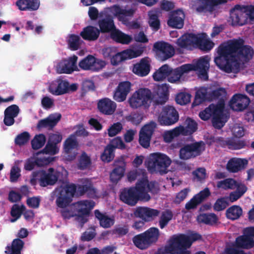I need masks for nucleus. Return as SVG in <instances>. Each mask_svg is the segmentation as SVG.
<instances>
[{"label":"nucleus","mask_w":254,"mask_h":254,"mask_svg":"<svg viewBox=\"0 0 254 254\" xmlns=\"http://www.w3.org/2000/svg\"><path fill=\"white\" fill-rule=\"evenodd\" d=\"M218 57L215 58L216 65L227 73H237L240 66L253 57L254 50L244 45L243 39H233L220 44L217 49Z\"/></svg>","instance_id":"nucleus-1"},{"label":"nucleus","mask_w":254,"mask_h":254,"mask_svg":"<svg viewBox=\"0 0 254 254\" xmlns=\"http://www.w3.org/2000/svg\"><path fill=\"white\" fill-rule=\"evenodd\" d=\"M169 89L166 84L154 88L153 92L148 88H140L128 99L130 107L134 109H148L152 102L155 106L164 104L169 99Z\"/></svg>","instance_id":"nucleus-2"},{"label":"nucleus","mask_w":254,"mask_h":254,"mask_svg":"<svg viewBox=\"0 0 254 254\" xmlns=\"http://www.w3.org/2000/svg\"><path fill=\"white\" fill-rule=\"evenodd\" d=\"M201 238V236L197 233L189 235L184 234L175 235L170 240L169 245L166 250L170 254H191L187 249L191 247L194 242Z\"/></svg>","instance_id":"nucleus-3"},{"label":"nucleus","mask_w":254,"mask_h":254,"mask_svg":"<svg viewBox=\"0 0 254 254\" xmlns=\"http://www.w3.org/2000/svg\"><path fill=\"white\" fill-rule=\"evenodd\" d=\"M177 45L183 49L191 50L195 48L208 51L211 50L214 46L212 42L204 40L200 37L193 33H186L181 36L177 40Z\"/></svg>","instance_id":"nucleus-4"},{"label":"nucleus","mask_w":254,"mask_h":254,"mask_svg":"<svg viewBox=\"0 0 254 254\" xmlns=\"http://www.w3.org/2000/svg\"><path fill=\"white\" fill-rule=\"evenodd\" d=\"M171 162V160L167 155L161 153H154L150 155L147 167L150 173L163 175L168 173V168Z\"/></svg>","instance_id":"nucleus-5"},{"label":"nucleus","mask_w":254,"mask_h":254,"mask_svg":"<svg viewBox=\"0 0 254 254\" xmlns=\"http://www.w3.org/2000/svg\"><path fill=\"white\" fill-rule=\"evenodd\" d=\"M39 173L40 174L39 182L41 187L53 186L58 181L62 183H65L67 181L68 174L66 171L64 177L62 173L59 171H55L53 168H49L47 172L42 170L39 171Z\"/></svg>","instance_id":"nucleus-6"},{"label":"nucleus","mask_w":254,"mask_h":254,"mask_svg":"<svg viewBox=\"0 0 254 254\" xmlns=\"http://www.w3.org/2000/svg\"><path fill=\"white\" fill-rule=\"evenodd\" d=\"M148 195H142L137 183L135 187L124 188L120 195V199L126 204L130 206H134L139 200L145 201Z\"/></svg>","instance_id":"nucleus-7"},{"label":"nucleus","mask_w":254,"mask_h":254,"mask_svg":"<svg viewBox=\"0 0 254 254\" xmlns=\"http://www.w3.org/2000/svg\"><path fill=\"white\" fill-rule=\"evenodd\" d=\"M205 144L203 141H195L187 143L179 151V157L181 159L188 160L200 156L205 150Z\"/></svg>","instance_id":"nucleus-8"},{"label":"nucleus","mask_w":254,"mask_h":254,"mask_svg":"<svg viewBox=\"0 0 254 254\" xmlns=\"http://www.w3.org/2000/svg\"><path fill=\"white\" fill-rule=\"evenodd\" d=\"M77 213H75V220L80 223V226L87 222L90 211L95 205L92 200L79 201L73 204Z\"/></svg>","instance_id":"nucleus-9"},{"label":"nucleus","mask_w":254,"mask_h":254,"mask_svg":"<svg viewBox=\"0 0 254 254\" xmlns=\"http://www.w3.org/2000/svg\"><path fill=\"white\" fill-rule=\"evenodd\" d=\"M179 119V115L177 110L172 106L163 107L160 113L158 121L164 126H170L176 123Z\"/></svg>","instance_id":"nucleus-10"},{"label":"nucleus","mask_w":254,"mask_h":254,"mask_svg":"<svg viewBox=\"0 0 254 254\" xmlns=\"http://www.w3.org/2000/svg\"><path fill=\"white\" fill-rule=\"evenodd\" d=\"M28 232L25 228H21L17 234L18 238L14 239L10 246H7L5 248V253L6 254H21L24 242L21 239L27 237Z\"/></svg>","instance_id":"nucleus-11"},{"label":"nucleus","mask_w":254,"mask_h":254,"mask_svg":"<svg viewBox=\"0 0 254 254\" xmlns=\"http://www.w3.org/2000/svg\"><path fill=\"white\" fill-rule=\"evenodd\" d=\"M244 5H236L230 10V19L232 26H243L248 23L247 13Z\"/></svg>","instance_id":"nucleus-12"},{"label":"nucleus","mask_w":254,"mask_h":254,"mask_svg":"<svg viewBox=\"0 0 254 254\" xmlns=\"http://www.w3.org/2000/svg\"><path fill=\"white\" fill-rule=\"evenodd\" d=\"M217 146L223 148L228 147L231 150H239L244 148L246 146V142L244 140L236 139L233 137L224 138L217 137L214 140Z\"/></svg>","instance_id":"nucleus-13"},{"label":"nucleus","mask_w":254,"mask_h":254,"mask_svg":"<svg viewBox=\"0 0 254 254\" xmlns=\"http://www.w3.org/2000/svg\"><path fill=\"white\" fill-rule=\"evenodd\" d=\"M153 49L159 59L163 61L172 57L175 54L174 47L171 44L164 41L155 43Z\"/></svg>","instance_id":"nucleus-14"},{"label":"nucleus","mask_w":254,"mask_h":254,"mask_svg":"<svg viewBox=\"0 0 254 254\" xmlns=\"http://www.w3.org/2000/svg\"><path fill=\"white\" fill-rule=\"evenodd\" d=\"M113 165L114 169L110 174V180L112 183L117 184L125 175L126 163L124 158L121 157L114 161Z\"/></svg>","instance_id":"nucleus-15"},{"label":"nucleus","mask_w":254,"mask_h":254,"mask_svg":"<svg viewBox=\"0 0 254 254\" xmlns=\"http://www.w3.org/2000/svg\"><path fill=\"white\" fill-rule=\"evenodd\" d=\"M137 186H139L140 190L142 195L146 194L148 195L146 198H145V201H149L151 197L148 194L150 192L152 194H157L159 189L158 184L155 181L149 182L147 179H143L137 182Z\"/></svg>","instance_id":"nucleus-16"},{"label":"nucleus","mask_w":254,"mask_h":254,"mask_svg":"<svg viewBox=\"0 0 254 254\" xmlns=\"http://www.w3.org/2000/svg\"><path fill=\"white\" fill-rule=\"evenodd\" d=\"M78 65L84 70H98L105 66V62L96 59L92 55H88L79 63Z\"/></svg>","instance_id":"nucleus-17"},{"label":"nucleus","mask_w":254,"mask_h":254,"mask_svg":"<svg viewBox=\"0 0 254 254\" xmlns=\"http://www.w3.org/2000/svg\"><path fill=\"white\" fill-rule=\"evenodd\" d=\"M224 104L222 103L218 104L217 108L214 109L212 123L216 128L221 129L228 120L227 116L224 113Z\"/></svg>","instance_id":"nucleus-18"},{"label":"nucleus","mask_w":254,"mask_h":254,"mask_svg":"<svg viewBox=\"0 0 254 254\" xmlns=\"http://www.w3.org/2000/svg\"><path fill=\"white\" fill-rule=\"evenodd\" d=\"M185 15L181 9L172 11L169 15L167 24L169 26L177 29H181L184 25Z\"/></svg>","instance_id":"nucleus-19"},{"label":"nucleus","mask_w":254,"mask_h":254,"mask_svg":"<svg viewBox=\"0 0 254 254\" xmlns=\"http://www.w3.org/2000/svg\"><path fill=\"white\" fill-rule=\"evenodd\" d=\"M77 57L74 55L68 60H65L59 63L57 66V72L59 73H71L77 69L76 63Z\"/></svg>","instance_id":"nucleus-20"},{"label":"nucleus","mask_w":254,"mask_h":254,"mask_svg":"<svg viewBox=\"0 0 254 254\" xmlns=\"http://www.w3.org/2000/svg\"><path fill=\"white\" fill-rule=\"evenodd\" d=\"M131 86V83L128 81L120 82L115 91L114 99L119 102L125 101L130 91Z\"/></svg>","instance_id":"nucleus-21"},{"label":"nucleus","mask_w":254,"mask_h":254,"mask_svg":"<svg viewBox=\"0 0 254 254\" xmlns=\"http://www.w3.org/2000/svg\"><path fill=\"white\" fill-rule=\"evenodd\" d=\"M68 81L59 77L54 80L49 87L50 92L56 95H61L67 93Z\"/></svg>","instance_id":"nucleus-22"},{"label":"nucleus","mask_w":254,"mask_h":254,"mask_svg":"<svg viewBox=\"0 0 254 254\" xmlns=\"http://www.w3.org/2000/svg\"><path fill=\"white\" fill-rule=\"evenodd\" d=\"M78 142L73 135H70L64 143V149L66 154V160L71 161L75 159L77 153H71V150L77 147Z\"/></svg>","instance_id":"nucleus-23"},{"label":"nucleus","mask_w":254,"mask_h":254,"mask_svg":"<svg viewBox=\"0 0 254 254\" xmlns=\"http://www.w3.org/2000/svg\"><path fill=\"white\" fill-rule=\"evenodd\" d=\"M154 132V127L151 125H146L143 127L139 132V143L145 148L150 145V141Z\"/></svg>","instance_id":"nucleus-24"},{"label":"nucleus","mask_w":254,"mask_h":254,"mask_svg":"<svg viewBox=\"0 0 254 254\" xmlns=\"http://www.w3.org/2000/svg\"><path fill=\"white\" fill-rule=\"evenodd\" d=\"M150 71V64L147 58L141 59L139 63L133 65L132 68V72L140 77L147 75Z\"/></svg>","instance_id":"nucleus-25"},{"label":"nucleus","mask_w":254,"mask_h":254,"mask_svg":"<svg viewBox=\"0 0 254 254\" xmlns=\"http://www.w3.org/2000/svg\"><path fill=\"white\" fill-rule=\"evenodd\" d=\"M230 102L232 105L236 107L235 110L242 111L249 106L250 99L245 94H236L232 97Z\"/></svg>","instance_id":"nucleus-26"},{"label":"nucleus","mask_w":254,"mask_h":254,"mask_svg":"<svg viewBox=\"0 0 254 254\" xmlns=\"http://www.w3.org/2000/svg\"><path fill=\"white\" fill-rule=\"evenodd\" d=\"M97 107L99 111L103 114L111 115L115 112L117 105L114 101L105 98L98 101Z\"/></svg>","instance_id":"nucleus-27"},{"label":"nucleus","mask_w":254,"mask_h":254,"mask_svg":"<svg viewBox=\"0 0 254 254\" xmlns=\"http://www.w3.org/2000/svg\"><path fill=\"white\" fill-rule=\"evenodd\" d=\"M159 211L147 207H138L134 211V215L136 217L141 218L145 221H150L153 217L157 216Z\"/></svg>","instance_id":"nucleus-28"},{"label":"nucleus","mask_w":254,"mask_h":254,"mask_svg":"<svg viewBox=\"0 0 254 254\" xmlns=\"http://www.w3.org/2000/svg\"><path fill=\"white\" fill-rule=\"evenodd\" d=\"M248 164L245 159L232 158L227 163L226 169L230 173H237L244 169Z\"/></svg>","instance_id":"nucleus-29"},{"label":"nucleus","mask_w":254,"mask_h":254,"mask_svg":"<svg viewBox=\"0 0 254 254\" xmlns=\"http://www.w3.org/2000/svg\"><path fill=\"white\" fill-rule=\"evenodd\" d=\"M98 25L99 27V31L102 33L111 34L116 28L113 18L110 15L99 20Z\"/></svg>","instance_id":"nucleus-30"},{"label":"nucleus","mask_w":254,"mask_h":254,"mask_svg":"<svg viewBox=\"0 0 254 254\" xmlns=\"http://www.w3.org/2000/svg\"><path fill=\"white\" fill-rule=\"evenodd\" d=\"M99 29L95 26L89 25L84 27L80 35L85 40L94 41L98 39L100 35Z\"/></svg>","instance_id":"nucleus-31"},{"label":"nucleus","mask_w":254,"mask_h":254,"mask_svg":"<svg viewBox=\"0 0 254 254\" xmlns=\"http://www.w3.org/2000/svg\"><path fill=\"white\" fill-rule=\"evenodd\" d=\"M62 116L60 114L51 115L48 118L41 120L38 122L37 127L39 128H49L52 129L60 121Z\"/></svg>","instance_id":"nucleus-32"},{"label":"nucleus","mask_w":254,"mask_h":254,"mask_svg":"<svg viewBox=\"0 0 254 254\" xmlns=\"http://www.w3.org/2000/svg\"><path fill=\"white\" fill-rule=\"evenodd\" d=\"M184 124L185 127L182 126L178 127L182 135H191L196 131L197 129V124L194 120L188 117L186 119Z\"/></svg>","instance_id":"nucleus-33"},{"label":"nucleus","mask_w":254,"mask_h":254,"mask_svg":"<svg viewBox=\"0 0 254 254\" xmlns=\"http://www.w3.org/2000/svg\"><path fill=\"white\" fill-rule=\"evenodd\" d=\"M110 37L117 43L122 44H128L132 40V37L124 33L116 27L111 33Z\"/></svg>","instance_id":"nucleus-34"},{"label":"nucleus","mask_w":254,"mask_h":254,"mask_svg":"<svg viewBox=\"0 0 254 254\" xmlns=\"http://www.w3.org/2000/svg\"><path fill=\"white\" fill-rule=\"evenodd\" d=\"M201 5L196 8L198 12H201L205 11L212 10L215 6L227 3V0H198Z\"/></svg>","instance_id":"nucleus-35"},{"label":"nucleus","mask_w":254,"mask_h":254,"mask_svg":"<svg viewBox=\"0 0 254 254\" xmlns=\"http://www.w3.org/2000/svg\"><path fill=\"white\" fill-rule=\"evenodd\" d=\"M235 246L241 249H250L254 247V240L244 234L236 239Z\"/></svg>","instance_id":"nucleus-36"},{"label":"nucleus","mask_w":254,"mask_h":254,"mask_svg":"<svg viewBox=\"0 0 254 254\" xmlns=\"http://www.w3.org/2000/svg\"><path fill=\"white\" fill-rule=\"evenodd\" d=\"M227 95V91L224 88L219 87L215 90L208 92V101L219 100V103L224 104V99Z\"/></svg>","instance_id":"nucleus-37"},{"label":"nucleus","mask_w":254,"mask_h":254,"mask_svg":"<svg viewBox=\"0 0 254 254\" xmlns=\"http://www.w3.org/2000/svg\"><path fill=\"white\" fill-rule=\"evenodd\" d=\"M171 71V67L168 64H165L155 71L153 74V78L156 81H163L167 77L168 78Z\"/></svg>","instance_id":"nucleus-38"},{"label":"nucleus","mask_w":254,"mask_h":254,"mask_svg":"<svg viewBox=\"0 0 254 254\" xmlns=\"http://www.w3.org/2000/svg\"><path fill=\"white\" fill-rule=\"evenodd\" d=\"M206 101H208V92L206 88L202 87L196 92L192 105V106H198Z\"/></svg>","instance_id":"nucleus-39"},{"label":"nucleus","mask_w":254,"mask_h":254,"mask_svg":"<svg viewBox=\"0 0 254 254\" xmlns=\"http://www.w3.org/2000/svg\"><path fill=\"white\" fill-rule=\"evenodd\" d=\"M115 15L117 16L120 20H124L126 17L132 16L134 10L131 8L126 9L122 8L119 5H115L113 7Z\"/></svg>","instance_id":"nucleus-40"},{"label":"nucleus","mask_w":254,"mask_h":254,"mask_svg":"<svg viewBox=\"0 0 254 254\" xmlns=\"http://www.w3.org/2000/svg\"><path fill=\"white\" fill-rule=\"evenodd\" d=\"M56 192H57V198L56 203L59 207L62 208H65L72 201V199L66 194H63V192L59 189L56 190Z\"/></svg>","instance_id":"nucleus-41"},{"label":"nucleus","mask_w":254,"mask_h":254,"mask_svg":"<svg viewBox=\"0 0 254 254\" xmlns=\"http://www.w3.org/2000/svg\"><path fill=\"white\" fill-rule=\"evenodd\" d=\"M150 246L156 243L160 236L159 229L156 227H151L144 232Z\"/></svg>","instance_id":"nucleus-42"},{"label":"nucleus","mask_w":254,"mask_h":254,"mask_svg":"<svg viewBox=\"0 0 254 254\" xmlns=\"http://www.w3.org/2000/svg\"><path fill=\"white\" fill-rule=\"evenodd\" d=\"M134 245L140 250H145L150 247L144 233L135 235L132 238Z\"/></svg>","instance_id":"nucleus-43"},{"label":"nucleus","mask_w":254,"mask_h":254,"mask_svg":"<svg viewBox=\"0 0 254 254\" xmlns=\"http://www.w3.org/2000/svg\"><path fill=\"white\" fill-rule=\"evenodd\" d=\"M197 220L200 223L212 225L217 223L218 217L214 213H203L198 215Z\"/></svg>","instance_id":"nucleus-44"},{"label":"nucleus","mask_w":254,"mask_h":254,"mask_svg":"<svg viewBox=\"0 0 254 254\" xmlns=\"http://www.w3.org/2000/svg\"><path fill=\"white\" fill-rule=\"evenodd\" d=\"M243 213L242 209L238 205H233L226 210V217L231 220H236L240 218Z\"/></svg>","instance_id":"nucleus-45"},{"label":"nucleus","mask_w":254,"mask_h":254,"mask_svg":"<svg viewBox=\"0 0 254 254\" xmlns=\"http://www.w3.org/2000/svg\"><path fill=\"white\" fill-rule=\"evenodd\" d=\"M237 185V182L232 178H227L223 180L218 181L217 183V187L224 190L228 189H234Z\"/></svg>","instance_id":"nucleus-46"},{"label":"nucleus","mask_w":254,"mask_h":254,"mask_svg":"<svg viewBox=\"0 0 254 254\" xmlns=\"http://www.w3.org/2000/svg\"><path fill=\"white\" fill-rule=\"evenodd\" d=\"M91 164V160L90 157L85 152H83L78 159L77 164L78 169L80 170H86L90 166Z\"/></svg>","instance_id":"nucleus-47"},{"label":"nucleus","mask_w":254,"mask_h":254,"mask_svg":"<svg viewBox=\"0 0 254 254\" xmlns=\"http://www.w3.org/2000/svg\"><path fill=\"white\" fill-rule=\"evenodd\" d=\"M173 216V214L171 210L166 209L163 211L159 221L160 228H164L168 225L169 222L172 219Z\"/></svg>","instance_id":"nucleus-48"},{"label":"nucleus","mask_w":254,"mask_h":254,"mask_svg":"<svg viewBox=\"0 0 254 254\" xmlns=\"http://www.w3.org/2000/svg\"><path fill=\"white\" fill-rule=\"evenodd\" d=\"M217 107V104H210L208 107L206 108L204 110L200 112L199 117L203 121L208 120L213 116L214 113V109Z\"/></svg>","instance_id":"nucleus-49"},{"label":"nucleus","mask_w":254,"mask_h":254,"mask_svg":"<svg viewBox=\"0 0 254 254\" xmlns=\"http://www.w3.org/2000/svg\"><path fill=\"white\" fill-rule=\"evenodd\" d=\"M46 138L43 134L36 135L31 141L32 147L34 150H37L42 147L45 142Z\"/></svg>","instance_id":"nucleus-50"},{"label":"nucleus","mask_w":254,"mask_h":254,"mask_svg":"<svg viewBox=\"0 0 254 254\" xmlns=\"http://www.w3.org/2000/svg\"><path fill=\"white\" fill-rule=\"evenodd\" d=\"M86 192L88 194H95V190L91 184H86L83 185H78L77 186V190L76 193V195L82 196Z\"/></svg>","instance_id":"nucleus-51"},{"label":"nucleus","mask_w":254,"mask_h":254,"mask_svg":"<svg viewBox=\"0 0 254 254\" xmlns=\"http://www.w3.org/2000/svg\"><path fill=\"white\" fill-rule=\"evenodd\" d=\"M114 157V150L108 145L101 155V160L103 162L109 163L113 160Z\"/></svg>","instance_id":"nucleus-52"},{"label":"nucleus","mask_w":254,"mask_h":254,"mask_svg":"<svg viewBox=\"0 0 254 254\" xmlns=\"http://www.w3.org/2000/svg\"><path fill=\"white\" fill-rule=\"evenodd\" d=\"M181 134V132L178 127L173 129L166 131L163 135L164 140L166 142H170L175 137Z\"/></svg>","instance_id":"nucleus-53"},{"label":"nucleus","mask_w":254,"mask_h":254,"mask_svg":"<svg viewBox=\"0 0 254 254\" xmlns=\"http://www.w3.org/2000/svg\"><path fill=\"white\" fill-rule=\"evenodd\" d=\"M120 53L122 58V59H123V61H124L128 59H131L140 56L142 52L140 50L134 51L132 50H126Z\"/></svg>","instance_id":"nucleus-54"},{"label":"nucleus","mask_w":254,"mask_h":254,"mask_svg":"<svg viewBox=\"0 0 254 254\" xmlns=\"http://www.w3.org/2000/svg\"><path fill=\"white\" fill-rule=\"evenodd\" d=\"M68 45L70 50L75 51L79 49L80 45V38L79 36L71 34L68 40Z\"/></svg>","instance_id":"nucleus-55"},{"label":"nucleus","mask_w":254,"mask_h":254,"mask_svg":"<svg viewBox=\"0 0 254 254\" xmlns=\"http://www.w3.org/2000/svg\"><path fill=\"white\" fill-rule=\"evenodd\" d=\"M148 23L150 27L154 31H158L160 28V21L158 15L155 13L149 14Z\"/></svg>","instance_id":"nucleus-56"},{"label":"nucleus","mask_w":254,"mask_h":254,"mask_svg":"<svg viewBox=\"0 0 254 254\" xmlns=\"http://www.w3.org/2000/svg\"><path fill=\"white\" fill-rule=\"evenodd\" d=\"M126 119L132 125L137 126L141 122L143 119V115L138 112H132L129 115L127 116Z\"/></svg>","instance_id":"nucleus-57"},{"label":"nucleus","mask_w":254,"mask_h":254,"mask_svg":"<svg viewBox=\"0 0 254 254\" xmlns=\"http://www.w3.org/2000/svg\"><path fill=\"white\" fill-rule=\"evenodd\" d=\"M63 194H65L70 197L71 199L76 195L77 186L74 184L66 185L64 188L59 189Z\"/></svg>","instance_id":"nucleus-58"},{"label":"nucleus","mask_w":254,"mask_h":254,"mask_svg":"<svg viewBox=\"0 0 254 254\" xmlns=\"http://www.w3.org/2000/svg\"><path fill=\"white\" fill-rule=\"evenodd\" d=\"M59 152V147L58 145L48 141V142L45 148L41 151L43 154L46 155H54L57 154Z\"/></svg>","instance_id":"nucleus-59"},{"label":"nucleus","mask_w":254,"mask_h":254,"mask_svg":"<svg viewBox=\"0 0 254 254\" xmlns=\"http://www.w3.org/2000/svg\"><path fill=\"white\" fill-rule=\"evenodd\" d=\"M30 137L29 133L27 131H24L16 136L14 140L15 143L19 146L23 145L28 142Z\"/></svg>","instance_id":"nucleus-60"},{"label":"nucleus","mask_w":254,"mask_h":254,"mask_svg":"<svg viewBox=\"0 0 254 254\" xmlns=\"http://www.w3.org/2000/svg\"><path fill=\"white\" fill-rule=\"evenodd\" d=\"M190 95L185 92L178 93L176 97V101L181 105H186L190 101Z\"/></svg>","instance_id":"nucleus-61"},{"label":"nucleus","mask_w":254,"mask_h":254,"mask_svg":"<svg viewBox=\"0 0 254 254\" xmlns=\"http://www.w3.org/2000/svg\"><path fill=\"white\" fill-rule=\"evenodd\" d=\"M194 70L209 68V60L207 57L200 58L195 64H194Z\"/></svg>","instance_id":"nucleus-62"},{"label":"nucleus","mask_w":254,"mask_h":254,"mask_svg":"<svg viewBox=\"0 0 254 254\" xmlns=\"http://www.w3.org/2000/svg\"><path fill=\"white\" fill-rule=\"evenodd\" d=\"M123 129V125L120 122L114 123L108 129V134L110 137L116 135Z\"/></svg>","instance_id":"nucleus-63"},{"label":"nucleus","mask_w":254,"mask_h":254,"mask_svg":"<svg viewBox=\"0 0 254 254\" xmlns=\"http://www.w3.org/2000/svg\"><path fill=\"white\" fill-rule=\"evenodd\" d=\"M182 76L178 67L174 69L171 68V71L169 73V75L168 76V81L170 83H175L180 80Z\"/></svg>","instance_id":"nucleus-64"}]
</instances>
